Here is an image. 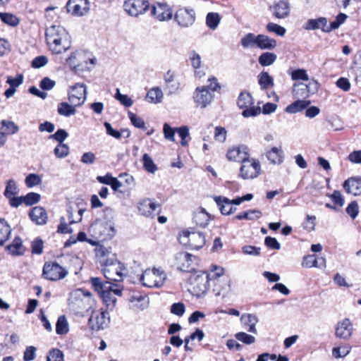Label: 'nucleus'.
<instances>
[{"label": "nucleus", "instance_id": "1", "mask_svg": "<svg viewBox=\"0 0 361 361\" xmlns=\"http://www.w3.org/2000/svg\"><path fill=\"white\" fill-rule=\"evenodd\" d=\"M45 35L49 49L53 54H61L71 49V36L64 27L51 25L47 28Z\"/></svg>", "mask_w": 361, "mask_h": 361}, {"label": "nucleus", "instance_id": "2", "mask_svg": "<svg viewBox=\"0 0 361 361\" xmlns=\"http://www.w3.org/2000/svg\"><path fill=\"white\" fill-rule=\"evenodd\" d=\"M94 302L91 293L81 289L71 292L68 298L69 309L76 315H83L85 312L92 310Z\"/></svg>", "mask_w": 361, "mask_h": 361}, {"label": "nucleus", "instance_id": "3", "mask_svg": "<svg viewBox=\"0 0 361 361\" xmlns=\"http://www.w3.org/2000/svg\"><path fill=\"white\" fill-rule=\"evenodd\" d=\"M208 82V85L196 87L192 94L194 102L201 109L208 106L214 99V92L221 89L216 78H209Z\"/></svg>", "mask_w": 361, "mask_h": 361}, {"label": "nucleus", "instance_id": "4", "mask_svg": "<svg viewBox=\"0 0 361 361\" xmlns=\"http://www.w3.org/2000/svg\"><path fill=\"white\" fill-rule=\"evenodd\" d=\"M101 263L103 264L102 272L106 280L112 281L123 280V271L125 268L118 260L115 258H107Z\"/></svg>", "mask_w": 361, "mask_h": 361}, {"label": "nucleus", "instance_id": "5", "mask_svg": "<svg viewBox=\"0 0 361 361\" xmlns=\"http://www.w3.org/2000/svg\"><path fill=\"white\" fill-rule=\"evenodd\" d=\"M166 279V274L159 269H146L140 277L144 286L159 288L163 286Z\"/></svg>", "mask_w": 361, "mask_h": 361}, {"label": "nucleus", "instance_id": "6", "mask_svg": "<svg viewBox=\"0 0 361 361\" xmlns=\"http://www.w3.org/2000/svg\"><path fill=\"white\" fill-rule=\"evenodd\" d=\"M90 229L93 235L102 240L111 239L116 233L114 224L111 221L96 220Z\"/></svg>", "mask_w": 361, "mask_h": 361}, {"label": "nucleus", "instance_id": "7", "mask_svg": "<svg viewBox=\"0 0 361 361\" xmlns=\"http://www.w3.org/2000/svg\"><path fill=\"white\" fill-rule=\"evenodd\" d=\"M180 244L188 246L191 250H198L206 243L204 235L201 232L183 231L178 237Z\"/></svg>", "mask_w": 361, "mask_h": 361}, {"label": "nucleus", "instance_id": "8", "mask_svg": "<svg viewBox=\"0 0 361 361\" xmlns=\"http://www.w3.org/2000/svg\"><path fill=\"white\" fill-rule=\"evenodd\" d=\"M110 321V315L107 311L103 309L92 310L88 326L93 331H99L107 328Z\"/></svg>", "mask_w": 361, "mask_h": 361}, {"label": "nucleus", "instance_id": "9", "mask_svg": "<svg viewBox=\"0 0 361 361\" xmlns=\"http://www.w3.org/2000/svg\"><path fill=\"white\" fill-rule=\"evenodd\" d=\"M112 281L107 280L104 282L99 278H91L90 283L92 288L97 291L104 302L107 303L111 302L112 305L116 302V298L111 297V290H113Z\"/></svg>", "mask_w": 361, "mask_h": 361}, {"label": "nucleus", "instance_id": "10", "mask_svg": "<svg viewBox=\"0 0 361 361\" xmlns=\"http://www.w3.org/2000/svg\"><path fill=\"white\" fill-rule=\"evenodd\" d=\"M254 102L249 92H241L238 98L237 104L240 109H244L242 115L245 118L256 116L261 112L260 107L252 106Z\"/></svg>", "mask_w": 361, "mask_h": 361}, {"label": "nucleus", "instance_id": "11", "mask_svg": "<svg viewBox=\"0 0 361 361\" xmlns=\"http://www.w3.org/2000/svg\"><path fill=\"white\" fill-rule=\"evenodd\" d=\"M260 173L261 165L258 160L248 157L241 163L239 176L243 179H254Z\"/></svg>", "mask_w": 361, "mask_h": 361}, {"label": "nucleus", "instance_id": "12", "mask_svg": "<svg viewBox=\"0 0 361 361\" xmlns=\"http://www.w3.org/2000/svg\"><path fill=\"white\" fill-rule=\"evenodd\" d=\"M124 11L132 17L143 15L149 8L147 0H126L123 4Z\"/></svg>", "mask_w": 361, "mask_h": 361}, {"label": "nucleus", "instance_id": "13", "mask_svg": "<svg viewBox=\"0 0 361 361\" xmlns=\"http://www.w3.org/2000/svg\"><path fill=\"white\" fill-rule=\"evenodd\" d=\"M68 274V271L56 262H46L43 267L42 275L49 281L63 279Z\"/></svg>", "mask_w": 361, "mask_h": 361}, {"label": "nucleus", "instance_id": "14", "mask_svg": "<svg viewBox=\"0 0 361 361\" xmlns=\"http://www.w3.org/2000/svg\"><path fill=\"white\" fill-rule=\"evenodd\" d=\"M174 18L179 26L188 27L192 25L195 21V11L191 8H180L176 12Z\"/></svg>", "mask_w": 361, "mask_h": 361}, {"label": "nucleus", "instance_id": "15", "mask_svg": "<svg viewBox=\"0 0 361 361\" xmlns=\"http://www.w3.org/2000/svg\"><path fill=\"white\" fill-rule=\"evenodd\" d=\"M212 280L211 274L202 272L195 276L192 280V291L197 297H200L207 292L209 288V281Z\"/></svg>", "mask_w": 361, "mask_h": 361}, {"label": "nucleus", "instance_id": "16", "mask_svg": "<svg viewBox=\"0 0 361 361\" xmlns=\"http://www.w3.org/2000/svg\"><path fill=\"white\" fill-rule=\"evenodd\" d=\"M87 89L83 84L76 83L71 87L68 92V99L73 106H80L86 100Z\"/></svg>", "mask_w": 361, "mask_h": 361}, {"label": "nucleus", "instance_id": "17", "mask_svg": "<svg viewBox=\"0 0 361 361\" xmlns=\"http://www.w3.org/2000/svg\"><path fill=\"white\" fill-rule=\"evenodd\" d=\"M66 8L72 15L82 16L88 13L90 2L88 0H69Z\"/></svg>", "mask_w": 361, "mask_h": 361}, {"label": "nucleus", "instance_id": "18", "mask_svg": "<svg viewBox=\"0 0 361 361\" xmlns=\"http://www.w3.org/2000/svg\"><path fill=\"white\" fill-rule=\"evenodd\" d=\"M195 258V256L189 253L180 252L175 255L174 264L180 270L190 272L194 269L192 267V264Z\"/></svg>", "mask_w": 361, "mask_h": 361}, {"label": "nucleus", "instance_id": "19", "mask_svg": "<svg viewBox=\"0 0 361 361\" xmlns=\"http://www.w3.org/2000/svg\"><path fill=\"white\" fill-rule=\"evenodd\" d=\"M151 14L159 21L171 20L173 16L170 6L164 3L154 4L152 8Z\"/></svg>", "mask_w": 361, "mask_h": 361}, {"label": "nucleus", "instance_id": "20", "mask_svg": "<svg viewBox=\"0 0 361 361\" xmlns=\"http://www.w3.org/2000/svg\"><path fill=\"white\" fill-rule=\"evenodd\" d=\"M249 149L245 145L234 147L227 152L226 157L231 161L243 162L249 157Z\"/></svg>", "mask_w": 361, "mask_h": 361}, {"label": "nucleus", "instance_id": "21", "mask_svg": "<svg viewBox=\"0 0 361 361\" xmlns=\"http://www.w3.org/2000/svg\"><path fill=\"white\" fill-rule=\"evenodd\" d=\"M137 208L140 212L147 217L154 216L159 213L160 210L159 205L149 199L140 202Z\"/></svg>", "mask_w": 361, "mask_h": 361}, {"label": "nucleus", "instance_id": "22", "mask_svg": "<svg viewBox=\"0 0 361 361\" xmlns=\"http://www.w3.org/2000/svg\"><path fill=\"white\" fill-rule=\"evenodd\" d=\"M273 15L277 18H285L289 16L290 8L288 1L281 0L271 7Z\"/></svg>", "mask_w": 361, "mask_h": 361}, {"label": "nucleus", "instance_id": "23", "mask_svg": "<svg viewBox=\"0 0 361 361\" xmlns=\"http://www.w3.org/2000/svg\"><path fill=\"white\" fill-rule=\"evenodd\" d=\"M353 331V326L348 319H345L338 323L336 329V336L338 338L348 339L350 337Z\"/></svg>", "mask_w": 361, "mask_h": 361}, {"label": "nucleus", "instance_id": "24", "mask_svg": "<svg viewBox=\"0 0 361 361\" xmlns=\"http://www.w3.org/2000/svg\"><path fill=\"white\" fill-rule=\"evenodd\" d=\"M343 188L348 193L353 195L361 194V178L352 177L343 183Z\"/></svg>", "mask_w": 361, "mask_h": 361}, {"label": "nucleus", "instance_id": "25", "mask_svg": "<svg viewBox=\"0 0 361 361\" xmlns=\"http://www.w3.org/2000/svg\"><path fill=\"white\" fill-rule=\"evenodd\" d=\"M304 27L306 30L321 29L322 31L326 32H331L329 25L327 24V20L326 18L310 19L306 22Z\"/></svg>", "mask_w": 361, "mask_h": 361}, {"label": "nucleus", "instance_id": "26", "mask_svg": "<svg viewBox=\"0 0 361 361\" xmlns=\"http://www.w3.org/2000/svg\"><path fill=\"white\" fill-rule=\"evenodd\" d=\"M30 217L32 221L35 222L37 225H43L47 223V214L45 209L41 207H35L30 212Z\"/></svg>", "mask_w": 361, "mask_h": 361}, {"label": "nucleus", "instance_id": "27", "mask_svg": "<svg viewBox=\"0 0 361 361\" xmlns=\"http://www.w3.org/2000/svg\"><path fill=\"white\" fill-rule=\"evenodd\" d=\"M277 45L274 39L264 35H258L257 36V47L261 49H274Z\"/></svg>", "mask_w": 361, "mask_h": 361}, {"label": "nucleus", "instance_id": "28", "mask_svg": "<svg viewBox=\"0 0 361 361\" xmlns=\"http://www.w3.org/2000/svg\"><path fill=\"white\" fill-rule=\"evenodd\" d=\"M240 320L245 326H248L247 331L252 334H257L256 324L258 322V318L252 314H243Z\"/></svg>", "mask_w": 361, "mask_h": 361}, {"label": "nucleus", "instance_id": "29", "mask_svg": "<svg viewBox=\"0 0 361 361\" xmlns=\"http://www.w3.org/2000/svg\"><path fill=\"white\" fill-rule=\"evenodd\" d=\"M210 219L209 214L204 209H200L195 212L193 214V222L201 227H205L208 225Z\"/></svg>", "mask_w": 361, "mask_h": 361}, {"label": "nucleus", "instance_id": "30", "mask_svg": "<svg viewBox=\"0 0 361 361\" xmlns=\"http://www.w3.org/2000/svg\"><path fill=\"white\" fill-rule=\"evenodd\" d=\"M267 157L272 164H281L283 161V151L281 147H272L267 153Z\"/></svg>", "mask_w": 361, "mask_h": 361}, {"label": "nucleus", "instance_id": "31", "mask_svg": "<svg viewBox=\"0 0 361 361\" xmlns=\"http://www.w3.org/2000/svg\"><path fill=\"white\" fill-rule=\"evenodd\" d=\"M214 200L222 214L228 215L231 214V200L222 197H215Z\"/></svg>", "mask_w": 361, "mask_h": 361}, {"label": "nucleus", "instance_id": "32", "mask_svg": "<svg viewBox=\"0 0 361 361\" xmlns=\"http://www.w3.org/2000/svg\"><path fill=\"white\" fill-rule=\"evenodd\" d=\"M310 104V101H305L298 99L286 108V112L295 114L302 109H305Z\"/></svg>", "mask_w": 361, "mask_h": 361}, {"label": "nucleus", "instance_id": "33", "mask_svg": "<svg viewBox=\"0 0 361 361\" xmlns=\"http://www.w3.org/2000/svg\"><path fill=\"white\" fill-rule=\"evenodd\" d=\"M11 229L8 223L3 219H0V246L4 245L8 239Z\"/></svg>", "mask_w": 361, "mask_h": 361}, {"label": "nucleus", "instance_id": "34", "mask_svg": "<svg viewBox=\"0 0 361 361\" xmlns=\"http://www.w3.org/2000/svg\"><path fill=\"white\" fill-rule=\"evenodd\" d=\"M8 252L13 255H21L24 252L22 240L20 238H15L12 244L6 247Z\"/></svg>", "mask_w": 361, "mask_h": 361}, {"label": "nucleus", "instance_id": "35", "mask_svg": "<svg viewBox=\"0 0 361 361\" xmlns=\"http://www.w3.org/2000/svg\"><path fill=\"white\" fill-rule=\"evenodd\" d=\"M163 92L159 87H154L149 90L147 94L146 99L149 102L158 104L161 102Z\"/></svg>", "mask_w": 361, "mask_h": 361}, {"label": "nucleus", "instance_id": "36", "mask_svg": "<svg viewBox=\"0 0 361 361\" xmlns=\"http://www.w3.org/2000/svg\"><path fill=\"white\" fill-rule=\"evenodd\" d=\"M69 331V324L65 315L59 317L56 324V332L59 335L66 334Z\"/></svg>", "mask_w": 361, "mask_h": 361}, {"label": "nucleus", "instance_id": "37", "mask_svg": "<svg viewBox=\"0 0 361 361\" xmlns=\"http://www.w3.org/2000/svg\"><path fill=\"white\" fill-rule=\"evenodd\" d=\"M175 78V73L171 71H168L164 77L166 88L169 89V94H173L178 89V84H173Z\"/></svg>", "mask_w": 361, "mask_h": 361}, {"label": "nucleus", "instance_id": "38", "mask_svg": "<svg viewBox=\"0 0 361 361\" xmlns=\"http://www.w3.org/2000/svg\"><path fill=\"white\" fill-rule=\"evenodd\" d=\"M294 96L298 99H305L310 97L306 84L298 82L294 85L293 89Z\"/></svg>", "mask_w": 361, "mask_h": 361}, {"label": "nucleus", "instance_id": "39", "mask_svg": "<svg viewBox=\"0 0 361 361\" xmlns=\"http://www.w3.org/2000/svg\"><path fill=\"white\" fill-rule=\"evenodd\" d=\"M277 59L276 54L271 52L262 53L258 59L259 63L262 66H268L273 64Z\"/></svg>", "mask_w": 361, "mask_h": 361}, {"label": "nucleus", "instance_id": "40", "mask_svg": "<svg viewBox=\"0 0 361 361\" xmlns=\"http://www.w3.org/2000/svg\"><path fill=\"white\" fill-rule=\"evenodd\" d=\"M75 106L66 102L60 103L58 106V113L61 116L68 117L75 114Z\"/></svg>", "mask_w": 361, "mask_h": 361}, {"label": "nucleus", "instance_id": "41", "mask_svg": "<svg viewBox=\"0 0 361 361\" xmlns=\"http://www.w3.org/2000/svg\"><path fill=\"white\" fill-rule=\"evenodd\" d=\"M19 192V189L17 186L16 181L13 179H9L6 183V188L4 192V195L7 198L11 196H15Z\"/></svg>", "mask_w": 361, "mask_h": 361}, {"label": "nucleus", "instance_id": "42", "mask_svg": "<svg viewBox=\"0 0 361 361\" xmlns=\"http://www.w3.org/2000/svg\"><path fill=\"white\" fill-rule=\"evenodd\" d=\"M258 78V82L261 87V89L266 90L269 87H272L274 85V80L267 72H262L259 75Z\"/></svg>", "mask_w": 361, "mask_h": 361}, {"label": "nucleus", "instance_id": "43", "mask_svg": "<svg viewBox=\"0 0 361 361\" xmlns=\"http://www.w3.org/2000/svg\"><path fill=\"white\" fill-rule=\"evenodd\" d=\"M130 302L133 308L142 310L146 307L147 301V299L142 295H134L131 297Z\"/></svg>", "mask_w": 361, "mask_h": 361}, {"label": "nucleus", "instance_id": "44", "mask_svg": "<svg viewBox=\"0 0 361 361\" xmlns=\"http://www.w3.org/2000/svg\"><path fill=\"white\" fill-rule=\"evenodd\" d=\"M220 16L217 13H209L206 17L207 25L212 30H215L220 23Z\"/></svg>", "mask_w": 361, "mask_h": 361}, {"label": "nucleus", "instance_id": "45", "mask_svg": "<svg viewBox=\"0 0 361 361\" xmlns=\"http://www.w3.org/2000/svg\"><path fill=\"white\" fill-rule=\"evenodd\" d=\"M142 162L144 168L149 173H154L157 170V166L154 163L152 159L148 154H145L142 157Z\"/></svg>", "mask_w": 361, "mask_h": 361}, {"label": "nucleus", "instance_id": "46", "mask_svg": "<svg viewBox=\"0 0 361 361\" xmlns=\"http://www.w3.org/2000/svg\"><path fill=\"white\" fill-rule=\"evenodd\" d=\"M240 43L244 48L253 47L257 45V36L247 33L241 39Z\"/></svg>", "mask_w": 361, "mask_h": 361}, {"label": "nucleus", "instance_id": "47", "mask_svg": "<svg viewBox=\"0 0 361 361\" xmlns=\"http://www.w3.org/2000/svg\"><path fill=\"white\" fill-rule=\"evenodd\" d=\"M351 347L348 345L342 347H335L332 349V355L335 358L345 357L350 353Z\"/></svg>", "mask_w": 361, "mask_h": 361}, {"label": "nucleus", "instance_id": "48", "mask_svg": "<svg viewBox=\"0 0 361 361\" xmlns=\"http://www.w3.org/2000/svg\"><path fill=\"white\" fill-rule=\"evenodd\" d=\"M0 18L4 23L11 26H16L19 23L18 18L11 13H0Z\"/></svg>", "mask_w": 361, "mask_h": 361}, {"label": "nucleus", "instance_id": "49", "mask_svg": "<svg viewBox=\"0 0 361 361\" xmlns=\"http://www.w3.org/2000/svg\"><path fill=\"white\" fill-rule=\"evenodd\" d=\"M63 353L57 348L51 350L47 356V361H63Z\"/></svg>", "mask_w": 361, "mask_h": 361}, {"label": "nucleus", "instance_id": "50", "mask_svg": "<svg viewBox=\"0 0 361 361\" xmlns=\"http://www.w3.org/2000/svg\"><path fill=\"white\" fill-rule=\"evenodd\" d=\"M267 30L269 32H274L276 35L281 37L283 36L286 32L285 27L274 23H269L267 25Z\"/></svg>", "mask_w": 361, "mask_h": 361}, {"label": "nucleus", "instance_id": "51", "mask_svg": "<svg viewBox=\"0 0 361 361\" xmlns=\"http://www.w3.org/2000/svg\"><path fill=\"white\" fill-rule=\"evenodd\" d=\"M25 182L28 188H32L39 185L42 180L39 175L30 173L25 178Z\"/></svg>", "mask_w": 361, "mask_h": 361}, {"label": "nucleus", "instance_id": "52", "mask_svg": "<svg viewBox=\"0 0 361 361\" xmlns=\"http://www.w3.org/2000/svg\"><path fill=\"white\" fill-rule=\"evenodd\" d=\"M115 98L121 102L126 107H130L133 105V101L130 97L126 94H122L120 93L119 89H116V93Z\"/></svg>", "mask_w": 361, "mask_h": 361}, {"label": "nucleus", "instance_id": "53", "mask_svg": "<svg viewBox=\"0 0 361 361\" xmlns=\"http://www.w3.org/2000/svg\"><path fill=\"white\" fill-rule=\"evenodd\" d=\"M235 337L239 341H241L247 345L252 344L255 341V338L253 336L247 334L245 332L237 333L235 335Z\"/></svg>", "mask_w": 361, "mask_h": 361}, {"label": "nucleus", "instance_id": "54", "mask_svg": "<svg viewBox=\"0 0 361 361\" xmlns=\"http://www.w3.org/2000/svg\"><path fill=\"white\" fill-rule=\"evenodd\" d=\"M348 16L346 14L342 13H339L336 16V19L329 24L330 30L331 31L338 28L339 26L345 22Z\"/></svg>", "mask_w": 361, "mask_h": 361}, {"label": "nucleus", "instance_id": "55", "mask_svg": "<svg viewBox=\"0 0 361 361\" xmlns=\"http://www.w3.org/2000/svg\"><path fill=\"white\" fill-rule=\"evenodd\" d=\"M54 152L58 158H63L68 154L69 149L66 145L60 143L54 148Z\"/></svg>", "mask_w": 361, "mask_h": 361}, {"label": "nucleus", "instance_id": "56", "mask_svg": "<svg viewBox=\"0 0 361 361\" xmlns=\"http://www.w3.org/2000/svg\"><path fill=\"white\" fill-rule=\"evenodd\" d=\"M128 114L132 124L135 127L137 128H145V121L142 118L130 111H129Z\"/></svg>", "mask_w": 361, "mask_h": 361}, {"label": "nucleus", "instance_id": "57", "mask_svg": "<svg viewBox=\"0 0 361 361\" xmlns=\"http://www.w3.org/2000/svg\"><path fill=\"white\" fill-rule=\"evenodd\" d=\"M23 82V76L21 74H18L16 78L11 76H7L6 82L10 85L11 87H13L16 90L19 85Z\"/></svg>", "mask_w": 361, "mask_h": 361}, {"label": "nucleus", "instance_id": "58", "mask_svg": "<svg viewBox=\"0 0 361 361\" xmlns=\"http://www.w3.org/2000/svg\"><path fill=\"white\" fill-rule=\"evenodd\" d=\"M23 200L26 205H32L39 201L40 195L35 192H29L23 196Z\"/></svg>", "mask_w": 361, "mask_h": 361}, {"label": "nucleus", "instance_id": "59", "mask_svg": "<svg viewBox=\"0 0 361 361\" xmlns=\"http://www.w3.org/2000/svg\"><path fill=\"white\" fill-rule=\"evenodd\" d=\"M291 78L293 80H302L307 81L309 80L306 71L303 69H297L293 71L291 73Z\"/></svg>", "mask_w": 361, "mask_h": 361}, {"label": "nucleus", "instance_id": "60", "mask_svg": "<svg viewBox=\"0 0 361 361\" xmlns=\"http://www.w3.org/2000/svg\"><path fill=\"white\" fill-rule=\"evenodd\" d=\"M244 254L252 256H259L260 255V247L252 245H245L242 247Z\"/></svg>", "mask_w": 361, "mask_h": 361}, {"label": "nucleus", "instance_id": "61", "mask_svg": "<svg viewBox=\"0 0 361 361\" xmlns=\"http://www.w3.org/2000/svg\"><path fill=\"white\" fill-rule=\"evenodd\" d=\"M37 348L35 346L27 347L23 354L24 361H32L35 358Z\"/></svg>", "mask_w": 361, "mask_h": 361}, {"label": "nucleus", "instance_id": "62", "mask_svg": "<svg viewBox=\"0 0 361 361\" xmlns=\"http://www.w3.org/2000/svg\"><path fill=\"white\" fill-rule=\"evenodd\" d=\"M43 241L37 238L32 242L31 248L33 254L40 255L43 251Z\"/></svg>", "mask_w": 361, "mask_h": 361}, {"label": "nucleus", "instance_id": "63", "mask_svg": "<svg viewBox=\"0 0 361 361\" xmlns=\"http://www.w3.org/2000/svg\"><path fill=\"white\" fill-rule=\"evenodd\" d=\"M78 54V53L77 51H73L68 58L66 59V62L71 68L75 69L79 66V63L77 61Z\"/></svg>", "mask_w": 361, "mask_h": 361}, {"label": "nucleus", "instance_id": "64", "mask_svg": "<svg viewBox=\"0 0 361 361\" xmlns=\"http://www.w3.org/2000/svg\"><path fill=\"white\" fill-rule=\"evenodd\" d=\"M215 139L221 142H224L226 139V130L224 128L217 126L214 130Z\"/></svg>", "mask_w": 361, "mask_h": 361}]
</instances>
